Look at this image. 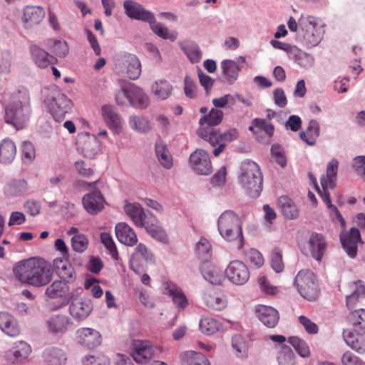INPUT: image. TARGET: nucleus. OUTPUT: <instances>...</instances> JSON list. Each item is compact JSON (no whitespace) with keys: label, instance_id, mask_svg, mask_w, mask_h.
<instances>
[{"label":"nucleus","instance_id":"f257e3e1","mask_svg":"<svg viewBox=\"0 0 365 365\" xmlns=\"http://www.w3.org/2000/svg\"><path fill=\"white\" fill-rule=\"evenodd\" d=\"M53 272L51 263L41 258L21 261L14 268V274L19 281L34 287L48 284L52 279Z\"/></svg>","mask_w":365,"mask_h":365},{"label":"nucleus","instance_id":"f03ea898","mask_svg":"<svg viewBox=\"0 0 365 365\" xmlns=\"http://www.w3.org/2000/svg\"><path fill=\"white\" fill-rule=\"evenodd\" d=\"M350 322L353 326V331H344V339L352 349L363 354L365 352V340L362 337L356 336L355 334L358 336L365 334V309H359L351 312Z\"/></svg>","mask_w":365,"mask_h":365},{"label":"nucleus","instance_id":"7ed1b4c3","mask_svg":"<svg viewBox=\"0 0 365 365\" xmlns=\"http://www.w3.org/2000/svg\"><path fill=\"white\" fill-rule=\"evenodd\" d=\"M240 183L253 198L259 196L262 190V176L257 163L247 160L241 165Z\"/></svg>","mask_w":365,"mask_h":365},{"label":"nucleus","instance_id":"20e7f679","mask_svg":"<svg viewBox=\"0 0 365 365\" xmlns=\"http://www.w3.org/2000/svg\"><path fill=\"white\" fill-rule=\"evenodd\" d=\"M217 224L220 235L226 240H243L241 220L233 211H225L220 216Z\"/></svg>","mask_w":365,"mask_h":365},{"label":"nucleus","instance_id":"39448f33","mask_svg":"<svg viewBox=\"0 0 365 365\" xmlns=\"http://www.w3.org/2000/svg\"><path fill=\"white\" fill-rule=\"evenodd\" d=\"M294 284L300 294L308 301H315L319 297L320 290L312 272L308 269L299 271Z\"/></svg>","mask_w":365,"mask_h":365},{"label":"nucleus","instance_id":"423d86ee","mask_svg":"<svg viewBox=\"0 0 365 365\" xmlns=\"http://www.w3.org/2000/svg\"><path fill=\"white\" fill-rule=\"evenodd\" d=\"M29 118L28 112L21 102H14L6 107L4 120L16 130L22 129Z\"/></svg>","mask_w":365,"mask_h":365},{"label":"nucleus","instance_id":"0eeeda50","mask_svg":"<svg viewBox=\"0 0 365 365\" xmlns=\"http://www.w3.org/2000/svg\"><path fill=\"white\" fill-rule=\"evenodd\" d=\"M50 111L53 118L58 121H62L66 115L68 113L72 108V103L67 96L60 92H56L51 99H47Z\"/></svg>","mask_w":365,"mask_h":365},{"label":"nucleus","instance_id":"6e6552de","mask_svg":"<svg viewBox=\"0 0 365 365\" xmlns=\"http://www.w3.org/2000/svg\"><path fill=\"white\" fill-rule=\"evenodd\" d=\"M299 25L303 33V41L309 47L317 46L322 39L321 29L317 28V24L312 16L302 19Z\"/></svg>","mask_w":365,"mask_h":365},{"label":"nucleus","instance_id":"1a4fd4ad","mask_svg":"<svg viewBox=\"0 0 365 365\" xmlns=\"http://www.w3.org/2000/svg\"><path fill=\"white\" fill-rule=\"evenodd\" d=\"M77 149L85 158H93L101 150L100 142L98 138L88 133L78 135L76 140Z\"/></svg>","mask_w":365,"mask_h":365},{"label":"nucleus","instance_id":"9d476101","mask_svg":"<svg viewBox=\"0 0 365 365\" xmlns=\"http://www.w3.org/2000/svg\"><path fill=\"white\" fill-rule=\"evenodd\" d=\"M225 274L227 279L237 285L245 284L250 278V270L247 266L240 260H234L230 262Z\"/></svg>","mask_w":365,"mask_h":365},{"label":"nucleus","instance_id":"9b49d317","mask_svg":"<svg viewBox=\"0 0 365 365\" xmlns=\"http://www.w3.org/2000/svg\"><path fill=\"white\" fill-rule=\"evenodd\" d=\"M249 130L253 133L258 142L269 144L273 136L274 128L265 119L255 118L252 120Z\"/></svg>","mask_w":365,"mask_h":365},{"label":"nucleus","instance_id":"f8f14e48","mask_svg":"<svg viewBox=\"0 0 365 365\" xmlns=\"http://www.w3.org/2000/svg\"><path fill=\"white\" fill-rule=\"evenodd\" d=\"M192 169L200 175H207L212 171L210 155L202 149H196L190 156Z\"/></svg>","mask_w":365,"mask_h":365},{"label":"nucleus","instance_id":"ddd939ff","mask_svg":"<svg viewBox=\"0 0 365 365\" xmlns=\"http://www.w3.org/2000/svg\"><path fill=\"white\" fill-rule=\"evenodd\" d=\"M327 243L324 236L319 233H312L303 247L302 252L307 256H311L320 261L326 250Z\"/></svg>","mask_w":365,"mask_h":365},{"label":"nucleus","instance_id":"4468645a","mask_svg":"<svg viewBox=\"0 0 365 365\" xmlns=\"http://www.w3.org/2000/svg\"><path fill=\"white\" fill-rule=\"evenodd\" d=\"M46 12L39 6H26L23 10L22 21L26 29H31L44 19Z\"/></svg>","mask_w":365,"mask_h":365},{"label":"nucleus","instance_id":"2eb2a0df","mask_svg":"<svg viewBox=\"0 0 365 365\" xmlns=\"http://www.w3.org/2000/svg\"><path fill=\"white\" fill-rule=\"evenodd\" d=\"M92 310L91 301L86 298H74L69 306L70 314L77 321L87 318Z\"/></svg>","mask_w":365,"mask_h":365},{"label":"nucleus","instance_id":"dca6fc26","mask_svg":"<svg viewBox=\"0 0 365 365\" xmlns=\"http://www.w3.org/2000/svg\"><path fill=\"white\" fill-rule=\"evenodd\" d=\"M361 240V235L359 229L352 227L348 233L340 235V241L343 248L347 255L354 258L357 254V242Z\"/></svg>","mask_w":365,"mask_h":365},{"label":"nucleus","instance_id":"f3484780","mask_svg":"<svg viewBox=\"0 0 365 365\" xmlns=\"http://www.w3.org/2000/svg\"><path fill=\"white\" fill-rule=\"evenodd\" d=\"M85 210L91 215H96L104 208L105 199L98 190H94L83 196L82 200Z\"/></svg>","mask_w":365,"mask_h":365},{"label":"nucleus","instance_id":"a211bd4d","mask_svg":"<svg viewBox=\"0 0 365 365\" xmlns=\"http://www.w3.org/2000/svg\"><path fill=\"white\" fill-rule=\"evenodd\" d=\"M46 295L50 299H63L66 304L69 302L73 297L70 292L68 285L62 280H56L47 287L45 292Z\"/></svg>","mask_w":365,"mask_h":365},{"label":"nucleus","instance_id":"6ab92c4d","mask_svg":"<svg viewBox=\"0 0 365 365\" xmlns=\"http://www.w3.org/2000/svg\"><path fill=\"white\" fill-rule=\"evenodd\" d=\"M123 7L125 14L130 19L148 22L153 18V14L150 11L145 10L140 4L133 0L125 1Z\"/></svg>","mask_w":365,"mask_h":365},{"label":"nucleus","instance_id":"aec40b11","mask_svg":"<svg viewBox=\"0 0 365 365\" xmlns=\"http://www.w3.org/2000/svg\"><path fill=\"white\" fill-rule=\"evenodd\" d=\"M29 51L33 61L40 68H46L57 62V59L55 56L51 55L44 49L36 45L31 46Z\"/></svg>","mask_w":365,"mask_h":365},{"label":"nucleus","instance_id":"412c9836","mask_svg":"<svg viewBox=\"0 0 365 365\" xmlns=\"http://www.w3.org/2000/svg\"><path fill=\"white\" fill-rule=\"evenodd\" d=\"M258 319L267 327L274 328L278 324L279 315L275 309L265 306L259 305L256 309Z\"/></svg>","mask_w":365,"mask_h":365},{"label":"nucleus","instance_id":"4be33fe9","mask_svg":"<svg viewBox=\"0 0 365 365\" xmlns=\"http://www.w3.org/2000/svg\"><path fill=\"white\" fill-rule=\"evenodd\" d=\"M115 235L120 242L133 246L138 242V238L133 229L125 222H120L115 225Z\"/></svg>","mask_w":365,"mask_h":365},{"label":"nucleus","instance_id":"5701e85b","mask_svg":"<svg viewBox=\"0 0 365 365\" xmlns=\"http://www.w3.org/2000/svg\"><path fill=\"white\" fill-rule=\"evenodd\" d=\"M153 356V347L148 341H136L134 344L132 356L137 363H146Z\"/></svg>","mask_w":365,"mask_h":365},{"label":"nucleus","instance_id":"b1692460","mask_svg":"<svg viewBox=\"0 0 365 365\" xmlns=\"http://www.w3.org/2000/svg\"><path fill=\"white\" fill-rule=\"evenodd\" d=\"M78 336L80 343L88 348L96 347L98 346L101 341L100 333L91 328H83L78 330Z\"/></svg>","mask_w":365,"mask_h":365},{"label":"nucleus","instance_id":"393cba45","mask_svg":"<svg viewBox=\"0 0 365 365\" xmlns=\"http://www.w3.org/2000/svg\"><path fill=\"white\" fill-rule=\"evenodd\" d=\"M201 273L207 281L212 284H221L223 275L220 270L210 262H204L200 266Z\"/></svg>","mask_w":365,"mask_h":365},{"label":"nucleus","instance_id":"a878e982","mask_svg":"<svg viewBox=\"0 0 365 365\" xmlns=\"http://www.w3.org/2000/svg\"><path fill=\"white\" fill-rule=\"evenodd\" d=\"M53 265L63 282L68 284L75 281L76 272L70 263L62 259H56Z\"/></svg>","mask_w":365,"mask_h":365},{"label":"nucleus","instance_id":"bb28decb","mask_svg":"<svg viewBox=\"0 0 365 365\" xmlns=\"http://www.w3.org/2000/svg\"><path fill=\"white\" fill-rule=\"evenodd\" d=\"M0 329L11 336H17L20 333V328L16 319L6 312L0 313Z\"/></svg>","mask_w":365,"mask_h":365},{"label":"nucleus","instance_id":"cd10ccee","mask_svg":"<svg viewBox=\"0 0 365 365\" xmlns=\"http://www.w3.org/2000/svg\"><path fill=\"white\" fill-rule=\"evenodd\" d=\"M30 352V346L26 342L20 341L16 346L6 353V358L11 363H19L26 359Z\"/></svg>","mask_w":365,"mask_h":365},{"label":"nucleus","instance_id":"c85d7f7f","mask_svg":"<svg viewBox=\"0 0 365 365\" xmlns=\"http://www.w3.org/2000/svg\"><path fill=\"white\" fill-rule=\"evenodd\" d=\"M47 324L51 332L55 334L64 333L68 327L71 324V321L66 315L57 314L51 317L47 321Z\"/></svg>","mask_w":365,"mask_h":365},{"label":"nucleus","instance_id":"c756f323","mask_svg":"<svg viewBox=\"0 0 365 365\" xmlns=\"http://www.w3.org/2000/svg\"><path fill=\"white\" fill-rule=\"evenodd\" d=\"M124 210L137 226H145L143 220L145 217V214L140 204L128 203L124 206Z\"/></svg>","mask_w":365,"mask_h":365},{"label":"nucleus","instance_id":"7c9ffc66","mask_svg":"<svg viewBox=\"0 0 365 365\" xmlns=\"http://www.w3.org/2000/svg\"><path fill=\"white\" fill-rule=\"evenodd\" d=\"M103 116L107 125L115 132L118 133L121 128V118L110 106L102 107Z\"/></svg>","mask_w":365,"mask_h":365},{"label":"nucleus","instance_id":"2f4dec72","mask_svg":"<svg viewBox=\"0 0 365 365\" xmlns=\"http://www.w3.org/2000/svg\"><path fill=\"white\" fill-rule=\"evenodd\" d=\"M198 136L208 141L213 147L217 145L221 142L222 135L218 130L210 126L200 127L197 131Z\"/></svg>","mask_w":365,"mask_h":365},{"label":"nucleus","instance_id":"473e14b6","mask_svg":"<svg viewBox=\"0 0 365 365\" xmlns=\"http://www.w3.org/2000/svg\"><path fill=\"white\" fill-rule=\"evenodd\" d=\"M279 206L283 215L289 219H296L299 216V210L294 202L287 196H281L278 200Z\"/></svg>","mask_w":365,"mask_h":365},{"label":"nucleus","instance_id":"72a5a7b5","mask_svg":"<svg viewBox=\"0 0 365 365\" xmlns=\"http://www.w3.org/2000/svg\"><path fill=\"white\" fill-rule=\"evenodd\" d=\"M155 152L160 165L166 169H170L173 166V158L167 145L162 141L157 142Z\"/></svg>","mask_w":365,"mask_h":365},{"label":"nucleus","instance_id":"f704fd0d","mask_svg":"<svg viewBox=\"0 0 365 365\" xmlns=\"http://www.w3.org/2000/svg\"><path fill=\"white\" fill-rule=\"evenodd\" d=\"M16 148L14 143L10 140H4L0 145V161L11 163L15 158Z\"/></svg>","mask_w":365,"mask_h":365},{"label":"nucleus","instance_id":"c9c22d12","mask_svg":"<svg viewBox=\"0 0 365 365\" xmlns=\"http://www.w3.org/2000/svg\"><path fill=\"white\" fill-rule=\"evenodd\" d=\"M223 118V112L221 110L217 108H212L210 113L207 115H202L199 123L200 127L202 126H210L213 128L221 123Z\"/></svg>","mask_w":365,"mask_h":365},{"label":"nucleus","instance_id":"e433bc0d","mask_svg":"<svg viewBox=\"0 0 365 365\" xmlns=\"http://www.w3.org/2000/svg\"><path fill=\"white\" fill-rule=\"evenodd\" d=\"M223 78L232 83L238 77V72L240 70L239 66L232 60H224L222 62Z\"/></svg>","mask_w":365,"mask_h":365},{"label":"nucleus","instance_id":"4c0bfd02","mask_svg":"<svg viewBox=\"0 0 365 365\" xmlns=\"http://www.w3.org/2000/svg\"><path fill=\"white\" fill-rule=\"evenodd\" d=\"M127 66V74L131 80H137L141 73V64L136 56L128 54L125 56Z\"/></svg>","mask_w":365,"mask_h":365},{"label":"nucleus","instance_id":"58836bf2","mask_svg":"<svg viewBox=\"0 0 365 365\" xmlns=\"http://www.w3.org/2000/svg\"><path fill=\"white\" fill-rule=\"evenodd\" d=\"M46 360L51 365H62L66 361V356L62 349L51 347L46 350Z\"/></svg>","mask_w":365,"mask_h":365},{"label":"nucleus","instance_id":"ea45409f","mask_svg":"<svg viewBox=\"0 0 365 365\" xmlns=\"http://www.w3.org/2000/svg\"><path fill=\"white\" fill-rule=\"evenodd\" d=\"M46 45L53 53L60 58H64L68 53L69 46L66 41L50 39Z\"/></svg>","mask_w":365,"mask_h":365},{"label":"nucleus","instance_id":"a19ab883","mask_svg":"<svg viewBox=\"0 0 365 365\" xmlns=\"http://www.w3.org/2000/svg\"><path fill=\"white\" fill-rule=\"evenodd\" d=\"M130 93L131 94V104H138L140 107L148 106V97L140 88L130 83Z\"/></svg>","mask_w":365,"mask_h":365},{"label":"nucleus","instance_id":"79ce46f5","mask_svg":"<svg viewBox=\"0 0 365 365\" xmlns=\"http://www.w3.org/2000/svg\"><path fill=\"white\" fill-rule=\"evenodd\" d=\"M149 253L145 245L140 243L135 248V252L133 253L130 258V266L131 269L136 272V269L134 268V264L137 265L140 264L143 260L148 261Z\"/></svg>","mask_w":365,"mask_h":365},{"label":"nucleus","instance_id":"37998d69","mask_svg":"<svg viewBox=\"0 0 365 365\" xmlns=\"http://www.w3.org/2000/svg\"><path fill=\"white\" fill-rule=\"evenodd\" d=\"M148 22H149L152 31L159 37L163 39H170L173 41L176 39V36L174 34H169L168 29L163 24L157 22L154 16L153 19Z\"/></svg>","mask_w":365,"mask_h":365},{"label":"nucleus","instance_id":"c03bdc74","mask_svg":"<svg viewBox=\"0 0 365 365\" xmlns=\"http://www.w3.org/2000/svg\"><path fill=\"white\" fill-rule=\"evenodd\" d=\"M165 289L168 290L170 295L173 297L174 303L179 307L185 308L187 304L185 295L180 289H178L175 284L167 283Z\"/></svg>","mask_w":365,"mask_h":365},{"label":"nucleus","instance_id":"a18cd8bd","mask_svg":"<svg viewBox=\"0 0 365 365\" xmlns=\"http://www.w3.org/2000/svg\"><path fill=\"white\" fill-rule=\"evenodd\" d=\"M129 124L133 130L139 133H148L151 130L149 121L143 116H131Z\"/></svg>","mask_w":365,"mask_h":365},{"label":"nucleus","instance_id":"49530a36","mask_svg":"<svg viewBox=\"0 0 365 365\" xmlns=\"http://www.w3.org/2000/svg\"><path fill=\"white\" fill-rule=\"evenodd\" d=\"M220 324L212 318H204L200 322V329L205 334L211 335L218 331Z\"/></svg>","mask_w":365,"mask_h":365},{"label":"nucleus","instance_id":"de8ad7c7","mask_svg":"<svg viewBox=\"0 0 365 365\" xmlns=\"http://www.w3.org/2000/svg\"><path fill=\"white\" fill-rule=\"evenodd\" d=\"M153 90L158 98L165 100L170 94L172 86L166 81H159L153 86Z\"/></svg>","mask_w":365,"mask_h":365},{"label":"nucleus","instance_id":"09e8293b","mask_svg":"<svg viewBox=\"0 0 365 365\" xmlns=\"http://www.w3.org/2000/svg\"><path fill=\"white\" fill-rule=\"evenodd\" d=\"M289 342L302 357H307L309 356L310 352L309 346L304 340L297 336H291L289 339Z\"/></svg>","mask_w":365,"mask_h":365},{"label":"nucleus","instance_id":"8fccbe9b","mask_svg":"<svg viewBox=\"0 0 365 365\" xmlns=\"http://www.w3.org/2000/svg\"><path fill=\"white\" fill-rule=\"evenodd\" d=\"M88 239L83 234H78L71 238V246L74 251L83 252L88 247Z\"/></svg>","mask_w":365,"mask_h":365},{"label":"nucleus","instance_id":"3c124183","mask_svg":"<svg viewBox=\"0 0 365 365\" xmlns=\"http://www.w3.org/2000/svg\"><path fill=\"white\" fill-rule=\"evenodd\" d=\"M101 240L113 258L118 260L119 259L118 252L110 235L107 232H103L101 235Z\"/></svg>","mask_w":365,"mask_h":365},{"label":"nucleus","instance_id":"603ef678","mask_svg":"<svg viewBox=\"0 0 365 365\" xmlns=\"http://www.w3.org/2000/svg\"><path fill=\"white\" fill-rule=\"evenodd\" d=\"M271 266L277 273L282 272L284 269V265L282 260V254L281 250L277 247L272 250Z\"/></svg>","mask_w":365,"mask_h":365},{"label":"nucleus","instance_id":"864d4df0","mask_svg":"<svg viewBox=\"0 0 365 365\" xmlns=\"http://www.w3.org/2000/svg\"><path fill=\"white\" fill-rule=\"evenodd\" d=\"M115 101L119 106L131 104V94L130 93V83L125 85L115 94Z\"/></svg>","mask_w":365,"mask_h":365},{"label":"nucleus","instance_id":"5fc2aeb1","mask_svg":"<svg viewBox=\"0 0 365 365\" xmlns=\"http://www.w3.org/2000/svg\"><path fill=\"white\" fill-rule=\"evenodd\" d=\"M146 231L155 239L162 242L163 243H168V236L163 229L157 226H143Z\"/></svg>","mask_w":365,"mask_h":365},{"label":"nucleus","instance_id":"6e6d98bb","mask_svg":"<svg viewBox=\"0 0 365 365\" xmlns=\"http://www.w3.org/2000/svg\"><path fill=\"white\" fill-rule=\"evenodd\" d=\"M186 362L187 365H210L207 359L203 354L195 351L188 354Z\"/></svg>","mask_w":365,"mask_h":365},{"label":"nucleus","instance_id":"4d7b16f0","mask_svg":"<svg viewBox=\"0 0 365 365\" xmlns=\"http://www.w3.org/2000/svg\"><path fill=\"white\" fill-rule=\"evenodd\" d=\"M186 362L187 365H210L207 359L203 354L195 351L188 354Z\"/></svg>","mask_w":365,"mask_h":365},{"label":"nucleus","instance_id":"13d9d810","mask_svg":"<svg viewBox=\"0 0 365 365\" xmlns=\"http://www.w3.org/2000/svg\"><path fill=\"white\" fill-rule=\"evenodd\" d=\"M197 86L194 81L189 76H186L185 78L184 91L187 97L193 98L197 95Z\"/></svg>","mask_w":365,"mask_h":365},{"label":"nucleus","instance_id":"bf43d9fd","mask_svg":"<svg viewBox=\"0 0 365 365\" xmlns=\"http://www.w3.org/2000/svg\"><path fill=\"white\" fill-rule=\"evenodd\" d=\"M83 363L84 365H109V359L105 356L96 357L94 356H86Z\"/></svg>","mask_w":365,"mask_h":365},{"label":"nucleus","instance_id":"052dcab7","mask_svg":"<svg viewBox=\"0 0 365 365\" xmlns=\"http://www.w3.org/2000/svg\"><path fill=\"white\" fill-rule=\"evenodd\" d=\"M271 153L275 160L282 166H285L287 160L283 150L279 145L275 144L272 146Z\"/></svg>","mask_w":365,"mask_h":365},{"label":"nucleus","instance_id":"680f3d73","mask_svg":"<svg viewBox=\"0 0 365 365\" xmlns=\"http://www.w3.org/2000/svg\"><path fill=\"white\" fill-rule=\"evenodd\" d=\"M299 322L304 327L306 331L310 334H315L318 332L317 325L304 316L298 318Z\"/></svg>","mask_w":365,"mask_h":365},{"label":"nucleus","instance_id":"e2e57ef3","mask_svg":"<svg viewBox=\"0 0 365 365\" xmlns=\"http://www.w3.org/2000/svg\"><path fill=\"white\" fill-rule=\"evenodd\" d=\"M232 345L237 354H245L247 351V344L245 342L243 337L240 335H235L232 338Z\"/></svg>","mask_w":365,"mask_h":365},{"label":"nucleus","instance_id":"0e129e2a","mask_svg":"<svg viewBox=\"0 0 365 365\" xmlns=\"http://www.w3.org/2000/svg\"><path fill=\"white\" fill-rule=\"evenodd\" d=\"M197 75L200 85L203 86L206 92L208 93L213 86L214 80L209 76L205 74L200 68H198Z\"/></svg>","mask_w":365,"mask_h":365},{"label":"nucleus","instance_id":"69168bd1","mask_svg":"<svg viewBox=\"0 0 365 365\" xmlns=\"http://www.w3.org/2000/svg\"><path fill=\"white\" fill-rule=\"evenodd\" d=\"M22 153L25 159L31 161L36 156V150L34 145L29 141H25L22 145Z\"/></svg>","mask_w":365,"mask_h":365},{"label":"nucleus","instance_id":"338daca9","mask_svg":"<svg viewBox=\"0 0 365 365\" xmlns=\"http://www.w3.org/2000/svg\"><path fill=\"white\" fill-rule=\"evenodd\" d=\"M185 52L192 63H197L201 58L202 52L196 45L189 46L186 48Z\"/></svg>","mask_w":365,"mask_h":365},{"label":"nucleus","instance_id":"774afa93","mask_svg":"<svg viewBox=\"0 0 365 365\" xmlns=\"http://www.w3.org/2000/svg\"><path fill=\"white\" fill-rule=\"evenodd\" d=\"M341 361L344 365H362L359 358L350 351H346L344 354Z\"/></svg>","mask_w":365,"mask_h":365}]
</instances>
